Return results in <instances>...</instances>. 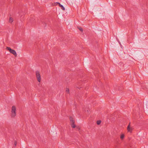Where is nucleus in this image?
<instances>
[{
	"mask_svg": "<svg viewBox=\"0 0 148 148\" xmlns=\"http://www.w3.org/2000/svg\"><path fill=\"white\" fill-rule=\"evenodd\" d=\"M6 49L8 50L10 53L14 55L15 56H17L16 53L14 50L12 49L10 47H6Z\"/></svg>",
	"mask_w": 148,
	"mask_h": 148,
	"instance_id": "nucleus-3",
	"label": "nucleus"
},
{
	"mask_svg": "<svg viewBox=\"0 0 148 148\" xmlns=\"http://www.w3.org/2000/svg\"><path fill=\"white\" fill-rule=\"evenodd\" d=\"M127 132H129L131 133L132 131V128L130 127V123L127 126Z\"/></svg>",
	"mask_w": 148,
	"mask_h": 148,
	"instance_id": "nucleus-5",
	"label": "nucleus"
},
{
	"mask_svg": "<svg viewBox=\"0 0 148 148\" xmlns=\"http://www.w3.org/2000/svg\"><path fill=\"white\" fill-rule=\"evenodd\" d=\"M101 123V121L99 120L97 121V125H99Z\"/></svg>",
	"mask_w": 148,
	"mask_h": 148,
	"instance_id": "nucleus-10",
	"label": "nucleus"
},
{
	"mask_svg": "<svg viewBox=\"0 0 148 148\" xmlns=\"http://www.w3.org/2000/svg\"><path fill=\"white\" fill-rule=\"evenodd\" d=\"M13 21V19L12 17H10L9 20V22L12 23Z\"/></svg>",
	"mask_w": 148,
	"mask_h": 148,
	"instance_id": "nucleus-9",
	"label": "nucleus"
},
{
	"mask_svg": "<svg viewBox=\"0 0 148 148\" xmlns=\"http://www.w3.org/2000/svg\"><path fill=\"white\" fill-rule=\"evenodd\" d=\"M16 115V108L15 106H12L11 111V116L12 118L14 117Z\"/></svg>",
	"mask_w": 148,
	"mask_h": 148,
	"instance_id": "nucleus-1",
	"label": "nucleus"
},
{
	"mask_svg": "<svg viewBox=\"0 0 148 148\" xmlns=\"http://www.w3.org/2000/svg\"><path fill=\"white\" fill-rule=\"evenodd\" d=\"M70 119L71 124V126L73 128H75V125L74 124V121L73 120V118L72 117H70Z\"/></svg>",
	"mask_w": 148,
	"mask_h": 148,
	"instance_id": "nucleus-4",
	"label": "nucleus"
},
{
	"mask_svg": "<svg viewBox=\"0 0 148 148\" xmlns=\"http://www.w3.org/2000/svg\"><path fill=\"white\" fill-rule=\"evenodd\" d=\"M79 29L81 31H83V29L82 28H79Z\"/></svg>",
	"mask_w": 148,
	"mask_h": 148,
	"instance_id": "nucleus-11",
	"label": "nucleus"
},
{
	"mask_svg": "<svg viewBox=\"0 0 148 148\" xmlns=\"http://www.w3.org/2000/svg\"><path fill=\"white\" fill-rule=\"evenodd\" d=\"M66 91L67 93L69 94V88H66Z\"/></svg>",
	"mask_w": 148,
	"mask_h": 148,
	"instance_id": "nucleus-8",
	"label": "nucleus"
},
{
	"mask_svg": "<svg viewBox=\"0 0 148 148\" xmlns=\"http://www.w3.org/2000/svg\"><path fill=\"white\" fill-rule=\"evenodd\" d=\"M125 137V135L123 134H121L120 138L121 140L123 139Z\"/></svg>",
	"mask_w": 148,
	"mask_h": 148,
	"instance_id": "nucleus-7",
	"label": "nucleus"
},
{
	"mask_svg": "<svg viewBox=\"0 0 148 148\" xmlns=\"http://www.w3.org/2000/svg\"><path fill=\"white\" fill-rule=\"evenodd\" d=\"M14 144L15 146L17 144V143H16V141H15L14 142Z\"/></svg>",
	"mask_w": 148,
	"mask_h": 148,
	"instance_id": "nucleus-12",
	"label": "nucleus"
},
{
	"mask_svg": "<svg viewBox=\"0 0 148 148\" xmlns=\"http://www.w3.org/2000/svg\"><path fill=\"white\" fill-rule=\"evenodd\" d=\"M57 3L59 4L60 6L61 7V9L63 10H65V8L62 5H61L60 3Z\"/></svg>",
	"mask_w": 148,
	"mask_h": 148,
	"instance_id": "nucleus-6",
	"label": "nucleus"
},
{
	"mask_svg": "<svg viewBox=\"0 0 148 148\" xmlns=\"http://www.w3.org/2000/svg\"><path fill=\"white\" fill-rule=\"evenodd\" d=\"M36 77L38 82L40 83L41 81V78L40 72L38 71H36Z\"/></svg>",
	"mask_w": 148,
	"mask_h": 148,
	"instance_id": "nucleus-2",
	"label": "nucleus"
}]
</instances>
